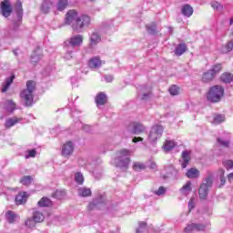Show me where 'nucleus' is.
Here are the masks:
<instances>
[{
    "label": "nucleus",
    "mask_w": 233,
    "mask_h": 233,
    "mask_svg": "<svg viewBox=\"0 0 233 233\" xmlns=\"http://www.w3.org/2000/svg\"><path fill=\"white\" fill-rule=\"evenodd\" d=\"M35 90V82L29 80L26 82V89L20 94L21 99L25 101V106H32L34 103V91Z\"/></svg>",
    "instance_id": "2"
},
{
    "label": "nucleus",
    "mask_w": 233,
    "mask_h": 233,
    "mask_svg": "<svg viewBox=\"0 0 233 233\" xmlns=\"http://www.w3.org/2000/svg\"><path fill=\"white\" fill-rule=\"evenodd\" d=\"M129 128H132L133 134H136L137 136H139V134H143L147 128L143 124L137 123V122H133L130 124Z\"/></svg>",
    "instance_id": "11"
},
{
    "label": "nucleus",
    "mask_w": 233,
    "mask_h": 233,
    "mask_svg": "<svg viewBox=\"0 0 233 233\" xmlns=\"http://www.w3.org/2000/svg\"><path fill=\"white\" fill-rule=\"evenodd\" d=\"M33 219H35L36 223H41L45 220V215L39 211H35L33 212Z\"/></svg>",
    "instance_id": "32"
},
{
    "label": "nucleus",
    "mask_w": 233,
    "mask_h": 233,
    "mask_svg": "<svg viewBox=\"0 0 233 233\" xmlns=\"http://www.w3.org/2000/svg\"><path fill=\"white\" fill-rule=\"evenodd\" d=\"M96 106H103L106 103V95L99 93L96 97Z\"/></svg>",
    "instance_id": "17"
},
{
    "label": "nucleus",
    "mask_w": 233,
    "mask_h": 233,
    "mask_svg": "<svg viewBox=\"0 0 233 233\" xmlns=\"http://www.w3.org/2000/svg\"><path fill=\"white\" fill-rule=\"evenodd\" d=\"M223 165L227 170H230V168H233V161L232 160H226L223 162Z\"/></svg>",
    "instance_id": "46"
},
{
    "label": "nucleus",
    "mask_w": 233,
    "mask_h": 233,
    "mask_svg": "<svg viewBox=\"0 0 233 233\" xmlns=\"http://www.w3.org/2000/svg\"><path fill=\"white\" fill-rule=\"evenodd\" d=\"M66 6H68V0H58L56 9L59 10V12H63Z\"/></svg>",
    "instance_id": "35"
},
{
    "label": "nucleus",
    "mask_w": 233,
    "mask_h": 233,
    "mask_svg": "<svg viewBox=\"0 0 233 233\" xmlns=\"http://www.w3.org/2000/svg\"><path fill=\"white\" fill-rule=\"evenodd\" d=\"M182 14L186 17H190L192 14H194V9L192 8V6L186 5L182 7Z\"/></svg>",
    "instance_id": "27"
},
{
    "label": "nucleus",
    "mask_w": 233,
    "mask_h": 233,
    "mask_svg": "<svg viewBox=\"0 0 233 233\" xmlns=\"http://www.w3.org/2000/svg\"><path fill=\"white\" fill-rule=\"evenodd\" d=\"M206 226L202 225V224H195V223H191L188 224L186 228H185V232L188 233V232H201L203 230H205Z\"/></svg>",
    "instance_id": "10"
},
{
    "label": "nucleus",
    "mask_w": 233,
    "mask_h": 233,
    "mask_svg": "<svg viewBox=\"0 0 233 233\" xmlns=\"http://www.w3.org/2000/svg\"><path fill=\"white\" fill-rule=\"evenodd\" d=\"M14 10L15 12L16 18H14L13 25L15 30H17L21 25V21H23V3L21 0H16Z\"/></svg>",
    "instance_id": "5"
},
{
    "label": "nucleus",
    "mask_w": 233,
    "mask_h": 233,
    "mask_svg": "<svg viewBox=\"0 0 233 233\" xmlns=\"http://www.w3.org/2000/svg\"><path fill=\"white\" fill-rule=\"evenodd\" d=\"M139 90L142 92H140L138 94V97L142 100H146L148 97H150V89L147 90V87L145 86H140ZM147 90V92L145 93V91Z\"/></svg>",
    "instance_id": "24"
},
{
    "label": "nucleus",
    "mask_w": 233,
    "mask_h": 233,
    "mask_svg": "<svg viewBox=\"0 0 233 233\" xmlns=\"http://www.w3.org/2000/svg\"><path fill=\"white\" fill-rule=\"evenodd\" d=\"M39 59H41V56H37L35 54H34L32 56H31V61L32 63H37L39 61Z\"/></svg>",
    "instance_id": "51"
},
{
    "label": "nucleus",
    "mask_w": 233,
    "mask_h": 233,
    "mask_svg": "<svg viewBox=\"0 0 233 233\" xmlns=\"http://www.w3.org/2000/svg\"><path fill=\"white\" fill-rule=\"evenodd\" d=\"M15 78V76H12L9 78L5 79V82L2 85V92H6V90H8V88H10V85H12V83H14V79Z\"/></svg>",
    "instance_id": "29"
},
{
    "label": "nucleus",
    "mask_w": 233,
    "mask_h": 233,
    "mask_svg": "<svg viewBox=\"0 0 233 233\" xmlns=\"http://www.w3.org/2000/svg\"><path fill=\"white\" fill-rule=\"evenodd\" d=\"M192 192V182L187 181L181 188L180 193L182 196H188Z\"/></svg>",
    "instance_id": "16"
},
{
    "label": "nucleus",
    "mask_w": 233,
    "mask_h": 233,
    "mask_svg": "<svg viewBox=\"0 0 233 233\" xmlns=\"http://www.w3.org/2000/svg\"><path fill=\"white\" fill-rule=\"evenodd\" d=\"M66 196V191L63 189H57L56 192L53 193V198L56 199H65Z\"/></svg>",
    "instance_id": "30"
},
{
    "label": "nucleus",
    "mask_w": 233,
    "mask_h": 233,
    "mask_svg": "<svg viewBox=\"0 0 233 233\" xmlns=\"http://www.w3.org/2000/svg\"><path fill=\"white\" fill-rule=\"evenodd\" d=\"M101 66V58L96 56L89 60V68H99Z\"/></svg>",
    "instance_id": "21"
},
{
    "label": "nucleus",
    "mask_w": 233,
    "mask_h": 233,
    "mask_svg": "<svg viewBox=\"0 0 233 233\" xmlns=\"http://www.w3.org/2000/svg\"><path fill=\"white\" fill-rule=\"evenodd\" d=\"M229 25H233V17L230 19Z\"/></svg>",
    "instance_id": "62"
},
{
    "label": "nucleus",
    "mask_w": 233,
    "mask_h": 233,
    "mask_svg": "<svg viewBox=\"0 0 233 233\" xmlns=\"http://www.w3.org/2000/svg\"><path fill=\"white\" fill-rule=\"evenodd\" d=\"M220 79L223 81V83H232L233 75L230 73H224L220 76Z\"/></svg>",
    "instance_id": "36"
},
{
    "label": "nucleus",
    "mask_w": 233,
    "mask_h": 233,
    "mask_svg": "<svg viewBox=\"0 0 233 233\" xmlns=\"http://www.w3.org/2000/svg\"><path fill=\"white\" fill-rule=\"evenodd\" d=\"M187 52V45L178 44L175 49L176 56H183Z\"/></svg>",
    "instance_id": "25"
},
{
    "label": "nucleus",
    "mask_w": 233,
    "mask_h": 233,
    "mask_svg": "<svg viewBox=\"0 0 233 233\" xmlns=\"http://www.w3.org/2000/svg\"><path fill=\"white\" fill-rule=\"evenodd\" d=\"M222 174H225V171H224V170H222Z\"/></svg>",
    "instance_id": "64"
},
{
    "label": "nucleus",
    "mask_w": 233,
    "mask_h": 233,
    "mask_svg": "<svg viewBox=\"0 0 233 233\" xmlns=\"http://www.w3.org/2000/svg\"><path fill=\"white\" fill-rule=\"evenodd\" d=\"M20 183H21L22 185H25V186L30 185V183H32V177H30V176H25V177H24L20 180Z\"/></svg>",
    "instance_id": "43"
},
{
    "label": "nucleus",
    "mask_w": 233,
    "mask_h": 233,
    "mask_svg": "<svg viewBox=\"0 0 233 233\" xmlns=\"http://www.w3.org/2000/svg\"><path fill=\"white\" fill-rule=\"evenodd\" d=\"M65 25H69L74 32L80 34L85 28L90 26V16L86 15H79L75 9L69 10L66 14Z\"/></svg>",
    "instance_id": "1"
},
{
    "label": "nucleus",
    "mask_w": 233,
    "mask_h": 233,
    "mask_svg": "<svg viewBox=\"0 0 233 233\" xmlns=\"http://www.w3.org/2000/svg\"><path fill=\"white\" fill-rule=\"evenodd\" d=\"M79 165H80V167H86V168H88L87 165L83 164V160H79Z\"/></svg>",
    "instance_id": "59"
},
{
    "label": "nucleus",
    "mask_w": 233,
    "mask_h": 233,
    "mask_svg": "<svg viewBox=\"0 0 233 233\" xmlns=\"http://www.w3.org/2000/svg\"><path fill=\"white\" fill-rule=\"evenodd\" d=\"M132 156V151L127 149H122L116 154V158L115 163L119 168H128L130 165V157Z\"/></svg>",
    "instance_id": "3"
},
{
    "label": "nucleus",
    "mask_w": 233,
    "mask_h": 233,
    "mask_svg": "<svg viewBox=\"0 0 233 233\" xmlns=\"http://www.w3.org/2000/svg\"><path fill=\"white\" fill-rule=\"evenodd\" d=\"M167 192V189L164 187H160L158 190L156 191L157 196H163Z\"/></svg>",
    "instance_id": "49"
},
{
    "label": "nucleus",
    "mask_w": 233,
    "mask_h": 233,
    "mask_svg": "<svg viewBox=\"0 0 233 233\" xmlns=\"http://www.w3.org/2000/svg\"><path fill=\"white\" fill-rule=\"evenodd\" d=\"M105 79H106V83H112V81H114V76H112L111 75H106L105 76Z\"/></svg>",
    "instance_id": "53"
},
{
    "label": "nucleus",
    "mask_w": 233,
    "mask_h": 233,
    "mask_svg": "<svg viewBox=\"0 0 233 233\" xmlns=\"http://www.w3.org/2000/svg\"><path fill=\"white\" fill-rule=\"evenodd\" d=\"M214 73L212 71L208 70V72H205L202 76V81L203 83H210V81L214 80Z\"/></svg>",
    "instance_id": "20"
},
{
    "label": "nucleus",
    "mask_w": 233,
    "mask_h": 233,
    "mask_svg": "<svg viewBox=\"0 0 233 233\" xmlns=\"http://www.w3.org/2000/svg\"><path fill=\"white\" fill-rule=\"evenodd\" d=\"M228 181H233V173H230V174L228 176Z\"/></svg>",
    "instance_id": "57"
},
{
    "label": "nucleus",
    "mask_w": 233,
    "mask_h": 233,
    "mask_svg": "<svg viewBox=\"0 0 233 233\" xmlns=\"http://www.w3.org/2000/svg\"><path fill=\"white\" fill-rule=\"evenodd\" d=\"M98 43H101V35L97 32L92 33L90 35L89 46L94 48V46H96Z\"/></svg>",
    "instance_id": "13"
},
{
    "label": "nucleus",
    "mask_w": 233,
    "mask_h": 233,
    "mask_svg": "<svg viewBox=\"0 0 233 233\" xmlns=\"http://www.w3.org/2000/svg\"><path fill=\"white\" fill-rule=\"evenodd\" d=\"M176 147V142L173 140H166L164 145H163V150L164 152H170L172 148Z\"/></svg>",
    "instance_id": "22"
},
{
    "label": "nucleus",
    "mask_w": 233,
    "mask_h": 233,
    "mask_svg": "<svg viewBox=\"0 0 233 233\" xmlns=\"http://www.w3.org/2000/svg\"><path fill=\"white\" fill-rule=\"evenodd\" d=\"M133 168L134 170H136L137 172H141V170H145V164L140 163V162H136L133 165Z\"/></svg>",
    "instance_id": "40"
},
{
    "label": "nucleus",
    "mask_w": 233,
    "mask_h": 233,
    "mask_svg": "<svg viewBox=\"0 0 233 233\" xmlns=\"http://www.w3.org/2000/svg\"><path fill=\"white\" fill-rule=\"evenodd\" d=\"M182 168H187V166L190 161V153L188 151H184L182 153Z\"/></svg>",
    "instance_id": "26"
},
{
    "label": "nucleus",
    "mask_w": 233,
    "mask_h": 233,
    "mask_svg": "<svg viewBox=\"0 0 233 233\" xmlns=\"http://www.w3.org/2000/svg\"><path fill=\"white\" fill-rule=\"evenodd\" d=\"M212 125H219L220 123L225 122V116L223 115H215L212 119H209Z\"/></svg>",
    "instance_id": "23"
},
{
    "label": "nucleus",
    "mask_w": 233,
    "mask_h": 233,
    "mask_svg": "<svg viewBox=\"0 0 233 233\" xmlns=\"http://www.w3.org/2000/svg\"><path fill=\"white\" fill-rule=\"evenodd\" d=\"M75 181L78 185H83V183L85 182V177L81 174V172H77L75 174Z\"/></svg>",
    "instance_id": "38"
},
{
    "label": "nucleus",
    "mask_w": 233,
    "mask_h": 233,
    "mask_svg": "<svg viewBox=\"0 0 233 233\" xmlns=\"http://www.w3.org/2000/svg\"><path fill=\"white\" fill-rule=\"evenodd\" d=\"M186 176L189 179H195L196 177H199V170H198V168L196 167H192L187 170V172L186 173Z\"/></svg>",
    "instance_id": "18"
},
{
    "label": "nucleus",
    "mask_w": 233,
    "mask_h": 233,
    "mask_svg": "<svg viewBox=\"0 0 233 233\" xmlns=\"http://www.w3.org/2000/svg\"><path fill=\"white\" fill-rule=\"evenodd\" d=\"M14 54H15V56H17V53L15 51H14Z\"/></svg>",
    "instance_id": "63"
},
{
    "label": "nucleus",
    "mask_w": 233,
    "mask_h": 233,
    "mask_svg": "<svg viewBox=\"0 0 233 233\" xmlns=\"http://www.w3.org/2000/svg\"><path fill=\"white\" fill-rule=\"evenodd\" d=\"M37 154V151L35 149L28 151V154L25 155V159H29V157H34Z\"/></svg>",
    "instance_id": "48"
},
{
    "label": "nucleus",
    "mask_w": 233,
    "mask_h": 233,
    "mask_svg": "<svg viewBox=\"0 0 233 233\" xmlns=\"http://www.w3.org/2000/svg\"><path fill=\"white\" fill-rule=\"evenodd\" d=\"M169 94H171V96H177V94H179V87L177 86H172L169 88Z\"/></svg>",
    "instance_id": "44"
},
{
    "label": "nucleus",
    "mask_w": 233,
    "mask_h": 233,
    "mask_svg": "<svg viewBox=\"0 0 233 233\" xmlns=\"http://www.w3.org/2000/svg\"><path fill=\"white\" fill-rule=\"evenodd\" d=\"M5 108L7 110V112H13L15 110V103H14L12 100H6L5 102Z\"/></svg>",
    "instance_id": "33"
},
{
    "label": "nucleus",
    "mask_w": 233,
    "mask_h": 233,
    "mask_svg": "<svg viewBox=\"0 0 233 233\" xmlns=\"http://www.w3.org/2000/svg\"><path fill=\"white\" fill-rule=\"evenodd\" d=\"M35 223H37L34 217L29 218L25 220V227H28V228H34L35 227Z\"/></svg>",
    "instance_id": "39"
},
{
    "label": "nucleus",
    "mask_w": 233,
    "mask_h": 233,
    "mask_svg": "<svg viewBox=\"0 0 233 233\" xmlns=\"http://www.w3.org/2000/svg\"><path fill=\"white\" fill-rule=\"evenodd\" d=\"M84 130H86V132H90V126H85Z\"/></svg>",
    "instance_id": "58"
},
{
    "label": "nucleus",
    "mask_w": 233,
    "mask_h": 233,
    "mask_svg": "<svg viewBox=\"0 0 233 233\" xmlns=\"http://www.w3.org/2000/svg\"><path fill=\"white\" fill-rule=\"evenodd\" d=\"M147 228V222H139V227L137 229V233H143Z\"/></svg>",
    "instance_id": "45"
},
{
    "label": "nucleus",
    "mask_w": 233,
    "mask_h": 233,
    "mask_svg": "<svg viewBox=\"0 0 233 233\" xmlns=\"http://www.w3.org/2000/svg\"><path fill=\"white\" fill-rule=\"evenodd\" d=\"M150 168H152L153 170H156L157 168V165H156V163L155 162H151V164H150Z\"/></svg>",
    "instance_id": "56"
},
{
    "label": "nucleus",
    "mask_w": 233,
    "mask_h": 233,
    "mask_svg": "<svg viewBox=\"0 0 233 233\" xmlns=\"http://www.w3.org/2000/svg\"><path fill=\"white\" fill-rule=\"evenodd\" d=\"M78 196H81L82 198H87V196H92V191L90 188L80 187L78 189Z\"/></svg>",
    "instance_id": "31"
},
{
    "label": "nucleus",
    "mask_w": 233,
    "mask_h": 233,
    "mask_svg": "<svg viewBox=\"0 0 233 233\" xmlns=\"http://www.w3.org/2000/svg\"><path fill=\"white\" fill-rule=\"evenodd\" d=\"M54 4L50 0H45L41 6V11L44 14H48L52 10Z\"/></svg>",
    "instance_id": "14"
},
{
    "label": "nucleus",
    "mask_w": 233,
    "mask_h": 233,
    "mask_svg": "<svg viewBox=\"0 0 233 233\" xmlns=\"http://www.w3.org/2000/svg\"><path fill=\"white\" fill-rule=\"evenodd\" d=\"M38 207H52V200L46 197H44L38 201Z\"/></svg>",
    "instance_id": "34"
},
{
    "label": "nucleus",
    "mask_w": 233,
    "mask_h": 233,
    "mask_svg": "<svg viewBox=\"0 0 233 233\" xmlns=\"http://www.w3.org/2000/svg\"><path fill=\"white\" fill-rule=\"evenodd\" d=\"M146 28L148 34H156V32H157V28L156 27V23H152L149 25H146Z\"/></svg>",
    "instance_id": "41"
},
{
    "label": "nucleus",
    "mask_w": 233,
    "mask_h": 233,
    "mask_svg": "<svg viewBox=\"0 0 233 233\" xmlns=\"http://www.w3.org/2000/svg\"><path fill=\"white\" fill-rule=\"evenodd\" d=\"M221 70H222L221 64H217V65L213 66L211 67V69H209L211 74H214L215 76H218V74H219V72H221Z\"/></svg>",
    "instance_id": "37"
},
{
    "label": "nucleus",
    "mask_w": 233,
    "mask_h": 233,
    "mask_svg": "<svg viewBox=\"0 0 233 233\" xmlns=\"http://www.w3.org/2000/svg\"><path fill=\"white\" fill-rule=\"evenodd\" d=\"M83 35H76L71 36L69 40H67V43L69 45L67 46V49H70V46H72L73 48H76V46H81V45H83Z\"/></svg>",
    "instance_id": "8"
},
{
    "label": "nucleus",
    "mask_w": 233,
    "mask_h": 233,
    "mask_svg": "<svg viewBox=\"0 0 233 233\" xmlns=\"http://www.w3.org/2000/svg\"><path fill=\"white\" fill-rule=\"evenodd\" d=\"M5 219L8 223H15V221H17V214L9 210L5 213Z\"/></svg>",
    "instance_id": "19"
},
{
    "label": "nucleus",
    "mask_w": 233,
    "mask_h": 233,
    "mask_svg": "<svg viewBox=\"0 0 233 233\" xmlns=\"http://www.w3.org/2000/svg\"><path fill=\"white\" fill-rule=\"evenodd\" d=\"M218 143H219L221 147H228L230 142L228 140H223L222 138H218Z\"/></svg>",
    "instance_id": "47"
},
{
    "label": "nucleus",
    "mask_w": 233,
    "mask_h": 233,
    "mask_svg": "<svg viewBox=\"0 0 233 233\" xmlns=\"http://www.w3.org/2000/svg\"><path fill=\"white\" fill-rule=\"evenodd\" d=\"M72 152H74V144L72 142H66L62 147V156L67 157V156H71Z\"/></svg>",
    "instance_id": "12"
},
{
    "label": "nucleus",
    "mask_w": 233,
    "mask_h": 233,
    "mask_svg": "<svg viewBox=\"0 0 233 233\" xmlns=\"http://www.w3.org/2000/svg\"><path fill=\"white\" fill-rule=\"evenodd\" d=\"M96 207V203L92 202L89 204V208H94Z\"/></svg>",
    "instance_id": "61"
},
{
    "label": "nucleus",
    "mask_w": 233,
    "mask_h": 233,
    "mask_svg": "<svg viewBox=\"0 0 233 233\" xmlns=\"http://www.w3.org/2000/svg\"><path fill=\"white\" fill-rule=\"evenodd\" d=\"M26 199H28V194L26 192H20L15 197L16 205H23V203H26Z\"/></svg>",
    "instance_id": "15"
},
{
    "label": "nucleus",
    "mask_w": 233,
    "mask_h": 233,
    "mask_svg": "<svg viewBox=\"0 0 233 233\" xmlns=\"http://www.w3.org/2000/svg\"><path fill=\"white\" fill-rule=\"evenodd\" d=\"M226 52H232V49H233V41H230L228 42L227 45H226Z\"/></svg>",
    "instance_id": "50"
},
{
    "label": "nucleus",
    "mask_w": 233,
    "mask_h": 233,
    "mask_svg": "<svg viewBox=\"0 0 233 233\" xmlns=\"http://www.w3.org/2000/svg\"><path fill=\"white\" fill-rule=\"evenodd\" d=\"M196 207V204L194 202V198H190L188 201V208H189V212L192 210V208H194Z\"/></svg>",
    "instance_id": "52"
},
{
    "label": "nucleus",
    "mask_w": 233,
    "mask_h": 233,
    "mask_svg": "<svg viewBox=\"0 0 233 233\" xmlns=\"http://www.w3.org/2000/svg\"><path fill=\"white\" fill-rule=\"evenodd\" d=\"M1 14L4 17H10L12 14V5H10V1L5 0L1 2Z\"/></svg>",
    "instance_id": "9"
},
{
    "label": "nucleus",
    "mask_w": 233,
    "mask_h": 233,
    "mask_svg": "<svg viewBox=\"0 0 233 233\" xmlns=\"http://www.w3.org/2000/svg\"><path fill=\"white\" fill-rule=\"evenodd\" d=\"M224 94H225V88H223V86L219 85L213 86L212 87L209 88L207 94V99L208 101H210V103H219Z\"/></svg>",
    "instance_id": "4"
},
{
    "label": "nucleus",
    "mask_w": 233,
    "mask_h": 233,
    "mask_svg": "<svg viewBox=\"0 0 233 233\" xmlns=\"http://www.w3.org/2000/svg\"><path fill=\"white\" fill-rule=\"evenodd\" d=\"M212 177H208L204 180V182L200 185V187L198 189V196L200 199H207V196H208V188L212 187Z\"/></svg>",
    "instance_id": "6"
},
{
    "label": "nucleus",
    "mask_w": 233,
    "mask_h": 233,
    "mask_svg": "<svg viewBox=\"0 0 233 233\" xmlns=\"http://www.w3.org/2000/svg\"><path fill=\"white\" fill-rule=\"evenodd\" d=\"M163 130L161 126H153L147 137V141L149 143H156V140L161 138V136H163Z\"/></svg>",
    "instance_id": "7"
},
{
    "label": "nucleus",
    "mask_w": 233,
    "mask_h": 233,
    "mask_svg": "<svg viewBox=\"0 0 233 233\" xmlns=\"http://www.w3.org/2000/svg\"><path fill=\"white\" fill-rule=\"evenodd\" d=\"M132 142H133V143L143 142V137H133Z\"/></svg>",
    "instance_id": "54"
},
{
    "label": "nucleus",
    "mask_w": 233,
    "mask_h": 233,
    "mask_svg": "<svg viewBox=\"0 0 233 233\" xmlns=\"http://www.w3.org/2000/svg\"><path fill=\"white\" fill-rule=\"evenodd\" d=\"M211 6L214 8V10H217V12H221V10H223V5L219 4V2H212Z\"/></svg>",
    "instance_id": "42"
},
{
    "label": "nucleus",
    "mask_w": 233,
    "mask_h": 233,
    "mask_svg": "<svg viewBox=\"0 0 233 233\" xmlns=\"http://www.w3.org/2000/svg\"><path fill=\"white\" fill-rule=\"evenodd\" d=\"M220 183L221 185H225V177H220Z\"/></svg>",
    "instance_id": "60"
},
{
    "label": "nucleus",
    "mask_w": 233,
    "mask_h": 233,
    "mask_svg": "<svg viewBox=\"0 0 233 233\" xmlns=\"http://www.w3.org/2000/svg\"><path fill=\"white\" fill-rule=\"evenodd\" d=\"M21 121V118L13 117L9 118L5 121V128H12V127H15V125H17Z\"/></svg>",
    "instance_id": "28"
},
{
    "label": "nucleus",
    "mask_w": 233,
    "mask_h": 233,
    "mask_svg": "<svg viewBox=\"0 0 233 233\" xmlns=\"http://www.w3.org/2000/svg\"><path fill=\"white\" fill-rule=\"evenodd\" d=\"M65 59H72V51H67Z\"/></svg>",
    "instance_id": "55"
}]
</instances>
